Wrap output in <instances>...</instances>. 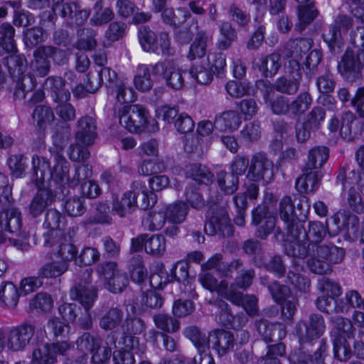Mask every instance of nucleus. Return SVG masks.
Instances as JSON below:
<instances>
[{"label": "nucleus", "mask_w": 364, "mask_h": 364, "mask_svg": "<svg viewBox=\"0 0 364 364\" xmlns=\"http://www.w3.org/2000/svg\"><path fill=\"white\" fill-rule=\"evenodd\" d=\"M9 53L10 55L3 59V63L16 82L14 90V99L23 100L26 94L36 87V78L30 73L25 74L27 62L23 55H16L15 53Z\"/></svg>", "instance_id": "f257e3e1"}, {"label": "nucleus", "mask_w": 364, "mask_h": 364, "mask_svg": "<svg viewBox=\"0 0 364 364\" xmlns=\"http://www.w3.org/2000/svg\"><path fill=\"white\" fill-rule=\"evenodd\" d=\"M117 117L120 124L130 132L159 130L157 122L154 119L150 122L148 111L139 105L123 107L118 110Z\"/></svg>", "instance_id": "f03ea898"}, {"label": "nucleus", "mask_w": 364, "mask_h": 364, "mask_svg": "<svg viewBox=\"0 0 364 364\" xmlns=\"http://www.w3.org/2000/svg\"><path fill=\"white\" fill-rule=\"evenodd\" d=\"M12 193L6 188L4 194L0 196V231L8 232L17 237H26L21 230L22 215L20 210L15 207Z\"/></svg>", "instance_id": "7ed1b4c3"}, {"label": "nucleus", "mask_w": 364, "mask_h": 364, "mask_svg": "<svg viewBox=\"0 0 364 364\" xmlns=\"http://www.w3.org/2000/svg\"><path fill=\"white\" fill-rule=\"evenodd\" d=\"M63 133L57 132L53 136V143L57 146L50 149V154L54 157V166L50 172V178L56 183L63 186L70 183L69 165L62 153V149L66 145L70 138L68 127L63 129Z\"/></svg>", "instance_id": "20e7f679"}, {"label": "nucleus", "mask_w": 364, "mask_h": 364, "mask_svg": "<svg viewBox=\"0 0 364 364\" xmlns=\"http://www.w3.org/2000/svg\"><path fill=\"white\" fill-rule=\"evenodd\" d=\"M97 272L103 277L105 287L112 293L122 292L129 284L126 272L119 269L116 262L101 263L97 266Z\"/></svg>", "instance_id": "39448f33"}, {"label": "nucleus", "mask_w": 364, "mask_h": 364, "mask_svg": "<svg viewBox=\"0 0 364 364\" xmlns=\"http://www.w3.org/2000/svg\"><path fill=\"white\" fill-rule=\"evenodd\" d=\"M92 271L89 269L82 272L80 282L70 290L71 299L78 301L87 312L97 298V289L91 285Z\"/></svg>", "instance_id": "423d86ee"}, {"label": "nucleus", "mask_w": 364, "mask_h": 364, "mask_svg": "<svg viewBox=\"0 0 364 364\" xmlns=\"http://www.w3.org/2000/svg\"><path fill=\"white\" fill-rule=\"evenodd\" d=\"M364 68V51L348 50L338 65V70L343 78L353 82L361 79V70Z\"/></svg>", "instance_id": "0eeeda50"}, {"label": "nucleus", "mask_w": 364, "mask_h": 364, "mask_svg": "<svg viewBox=\"0 0 364 364\" xmlns=\"http://www.w3.org/2000/svg\"><path fill=\"white\" fill-rule=\"evenodd\" d=\"M72 347L68 339L47 343L43 349L36 348L32 353V363L36 364H54L58 356H66Z\"/></svg>", "instance_id": "6e6552de"}, {"label": "nucleus", "mask_w": 364, "mask_h": 364, "mask_svg": "<svg viewBox=\"0 0 364 364\" xmlns=\"http://www.w3.org/2000/svg\"><path fill=\"white\" fill-rule=\"evenodd\" d=\"M326 323L323 317L318 314H311L307 321H300L296 326V333L301 345L318 339L324 333Z\"/></svg>", "instance_id": "1a4fd4ad"}, {"label": "nucleus", "mask_w": 364, "mask_h": 364, "mask_svg": "<svg viewBox=\"0 0 364 364\" xmlns=\"http://www.w3.org/2000/svg\"><path fill=\"white\" fill-rule=\"evenodd\" d=\"M353 21L347 15H338L334 23L329 26L322 34L323 41L328 45L331 52L338 53L343 46L341 31L347 32L353 26Z\"/></svg>", "instance_id": "9d476101"}, {"label": "nucleus", "mask_w": 364, "mask_h": 364, "mask_svg": "<svg viewBox=\"0 0 364 364\" xmlns=\"http://www.w3.org/2000/svg\"><path fill=\"white\" fill-rule=\"evenodd\" d=\"M317 247L314 244H309L307 247H295L291 249V257L299 258H308L307 266L310 271L317 274H326L331 272V267L326 259L317 255Z\"/></svg>", "instance_id": "9b49d317"}, {"label": "nucleus", "mask_w": 364, "mask_h": 364, "mask_svg": "<svg viewBox=\"0 0 364 364\" xmlns=\"http://www.w3.org/2000/svg\"><path fill=\"white\" fill-rule=\"evenodd\" d=\"M273 163L262 153L253 155L249 166L247 178L250 181L269 182L274 176Z\"/></svg>", "instance_id": "f8f14e48"}, {"label": "nucleus", "mask_w": 364, "mask_h": 364, "mask_svg": "<svg viewBox=\"0 0 364 364\" xmlns=\"http://www.w3.org/2000/svg\"><path fill=\"white\" fill-rule=\"evenodd\" d=\"M204 231L210 235L218 234L224 237L233 235V226L225 208L217 207L213 210L209 222L204 225Z\"/></svg>", "instance_id": "ddd939ff"}, {"label": "nucleus", "mask_w": 364, "mask_h": 364, "mask_svg": "<svg viewBox=\"0 0 364 364\" xmlns=\"http://www.w3.org/2000/svg\"><path fill=\"white\" fill-rule=\"evenodd\" d=\"M142 189L141 181H134L131 185V189L126 191L120 199L118 198L113 199L112 212L120 218L126 217L127 215L132 213L137 208L136 193L141 191Z\"/></svg>", "instance_id": "4468645a"}, {"label": "nucleus", "mask_w": 364, "mask_h": 364, "mask_svg": "<svg viewBox=\"0 0 364 364\" xmlns=\"http://www.w3.org/2000/svg\"><path fill=\"white\" fill-rule=\"evenodd\" d=\"M35 333V326L23 323L12 328L6 336V346L13 351L23 350L28 346Z\"/></svg>", "instance_id": "2eb2a0df"}, {"label": "nucleus", "mask_w": 364, "mask_h": 364, "mask_svg": "<svg viewBox=\"0 0 364 364\" xmlns=\"http://www.w3.org/2000/svg\"><path fill=\"white\" fill-rule=\"evenodd\" d=\"M58 14L64 19L67 26L78 27L83 25L87 20L90 11L82 9L75 1H70L63 4Z\"/></svg>", "instance_id": "dca6fc26"}, {"label": "nucleus", "mask_w": 364, "mask_h": 364, "mask_svg": "<svg viewBox=\"0 0 364 364\" xmlns=\"http://www.w3.org/2000/svg\"><path fill=\"white\" fill-rule=\"evenodd\" d=\"M276 217L266 206H258L252 211V223L257 225L256 236L264 239L274 230Z\"/></svg>", "instance_id": "f3484780"}, {"label": "nucleus", "mask_w": 364, "mask_h": 364, "mask_svg": "<svg viewBox=\"0 0 364 364\" xmlns=\"http://www.w3.org/2000/svg\"><path fill=\"white\" fill-rule=\"evenodd\" d=\"M297 208L301 211L299 215L289 196H284L281 199L279 202V215L285 224L299 220V216L306 217V214L310 208L308 200L305 198L300 200V203L297 204Z\"/></svg>", "instance_id": "a211bd4d"}, {"label": "nucleus", "mask_w": 364, "mask_h": 364, "mask_svg": "<svg viewBox=\"0 0 364 364\" xmlns=\"http://www.w3.org/2000/svg\"><path fill=\"white\" fill-rule=\"evenodd\" d=\"M299 220H296L293 223H286L287 237L284 247L285 252L291 256L289 250L294 249L295 247H307V236L306 230L299 222Z\"/></svg>", "instance_id": "6ab92c4d"}, {"label": "nucleus", "mask_w": 364, "mask_h": 364, "mask_svg": "<svg viewBox=\"0 0 364 364\" xmlns=\"http://www.w3.org/2000/svg\"><path fill=\"white\" fill-rule=\"evenodd\" d=\"M38 191L31 200L28 212L32 218L39 217L54 202L55 194L49 188H38Z\"/></svg>", "instance_id": "aec40b11"}, {"label": "nucleus", "mask_w": 364, "mask_h": 364, "mask_svg": "<svg viewBox=\"0 0 364 364\" xmlns=\"http://www.w3.org/2000/svg\"><path fill=\"white\" fill-rule=\"evenodd\" d=\"M65 80L57 76H49L44 82L43 87L55 102H66L70 99V92L65 88Z\"/></svg>", "instance_id": "412c9836"}, {"label": "nucleus", "mask_w": 364, "mask_h": 364, "mask_svg": "<svg viewBox=\"0 0 364 364\" xmlns=\"http://www.w3.org/2000/svg\"><path fill=\"white\" fill-rule=\"evenodd\" d=\"M259 334L266 342H277L285 338L287 331L282 323H269L267 320H261L257 324Z\"/></svg>", "instance_id": "4be33fe9"}, {"label": "nucleus", "mask_w": 364, "mask_h": 364, "mask_svg": "<svg viewBox=\"0 0 364 364\" xmlns=\"http://www.w3.org/2000/svg\"><path fill=\"white\" fill-rule=\"evenodd\" d=\"M331 220L336 225L333 235H336L341 231H345L347 233H355L359 225L358 216L346 210L334 214L331 217Z\"/></svg>", "instance_id": "5701e85b"}, {"label": "nucleus", "mask_w": 364, "mask_h": 364, "mask_svg": "<svg viewBox=\"0 0 364 364\" xmlns=\"http://www.w3.org/2000/svg\"><path fill=\"white\" fill-rule=\"evenodd\" d=\"M96 125L95 119L89 116L81 117L77 121L76 139L83 145H91L96 137Z\"/></svg>", "instance_id": "b1692460"}, {"label": "nucleus", "mask_w": 364, "mask_h": 364, "mask_svg": "<svg viewBox=\"0 0 364 364\" xmlns=\"http://www.w3.org/2000/svg\"><path fill=\"white\" fill-rule=\"evenodd\" d=\"M204 272L198 276V280L201 285L210 292H216L219 296L227 299L231 289H229V284L225 279L218 282V279L210 272Z\"/></svg>", "instance_id": "393cba45"}, {"label": "nucleus", "mask_w": 364, "mask_h": 364, "mask_svg": "<svg viewBox=\"0 0 364 364\" xmlns=\"http://www.w3.org/2000/svg\"><path fill=\"white\" fill-rule=\"evenodd\" d=\"M124 314L122 308L112 306L102 316L100 320V327L105 331H114L122 326Z\"/></svg>", "instance_id": "a878e982"}, {"label": "nucleus", "mask_w": 364, "mask_h": 364, "mask_svg": "<svg viewBox=\"0 0 364 364\" xmlns=\"http://www.w3.org/2000/svg\"><path fill=\"white\" fill-rule=\"evenodd\" d=\"M328 235L331 237H333V232L329 230L328 223H323L321 221L311 220L308 223V229L306 230L307 236V245L309 244H314L316 246L322 245L321 242Z\"/></svg>", "instance_id": "bb28decb"}, {"label": "nucleus", "mask_w": 364, "mask_h": 364, "mask_svg": "<svg viewBox=\"0 0 364 364\" xmlns=\"http://www.w3.org/2000/svg\"><path fill=\"white\" fill-rule=\"evenodd\" d=\"M328 156L329 149L326 146H317L311 148L309 151L304 171H317L327 161Z\"/></svg>", "instance_id": "cd10ccee"}, {"label": "nucleus", "mask_w": 364, "mask_h": 364, "mask_svg": "<svg viewBox=\"0 0 364 364\" xmlns=\"http://www.w3.org/2000/svg\"><path fill=\"white\" fill-rule=\"evenodd\" d=\"M281 66L282 56L278 53H272L259 59L258 69L265 77H274Z\"/></svg>", "instance_id": "c85d7f7f"}, {"label": "nucleus", "mask_w": 364, "mask_h": 364, "mask_svg": "<svg viewBox=\"0 0 364 364\" xmlns=\"http://www.w3.org/2000/svg\"><path fill=\"white\" fill-rule=\"evenodd\" d=\"M183 334L192 342L198 351L209 350L213 331L206 335L196 326H189L184 330Z\"/></svg>", "instance_id": "c756f323"}, {"label": "nucleus", "mask_w": 364, "mask_h": 364, "mask_svg": "<svg viewBox=\"0 0 364 364\" xmlns=\"http://www.w3.org/2000/svg\"><path fill=\"white\" fill-rule=\"evenodd\" d=\"M240 114L234 110L223 112L215 119V128L220 131L236 130L241 124Z\"/></svg>", "instance_id": "7c9ffc66"}, {"label": "nucleus", "mask_w": 364, "mask_h": 364, "mask_svg": "<svg viewBox=\"0 0 364 364\" xmlns=\"http://www.w3.org/2000/svg\"><path fill=\"white\" fill-rule=\"evenodd\" d=\"M234 336L230 331L215 330L213 331V348L220 356L226 354L233 346Z\"/></svg>", "instance_id": "2f4dec72"}, {"label": "nucleus", "mask_w": 364, "mask_h": 364, "mask_svg": "<svg viewBox=\"0 0 364 364\" xmlns=\"http://www.w3.org/2000/svg\"><path fill=\"white\" fill-rule=\"evenodd\" d=\"M227 300L237 306H242L250 316L256 314L257 311V299L254 295L244 296L240 291L232 290Z\"/></svg>", "instance_id": "473e14b6"}, {"label": "nucleus", "mask_w": 364, "mask_h": 364, "mask_svg": "<svg viewBox=\"0 0 364 364\" xmlns=\"http://www.w3.org/2000/svg\"><path fill=\"white\" fill-rule=\"evenodd\" d=\"M32 165L36 185L41 188L44 184L46 176L50 178L51 172L50 162L45 157L34 155L32 158Z\"/></svg>", "instance_id": "72a5a7b5"}, {"label": "nucleus", "mask_w": 364, "mask_h": 364, "mask_svg": "<svg viewBox=\"0 0 364 364\" xmlns=\"http://www.w3.org/2000/svg\"><path fill=\"white\" fill-rule=\"evenodd\" d=\"M161 12L163 21L174 27L181 26L191 16L190 11L184 7H179L176 11L173 8L167 7Z\"/></svg>", "instance_id": "f704fd0d"}, {"label": "nucleus", "mask_w": 364, "mask_h": 364, "mask_svg": "<svg viewBox=\"0 0 364 364\" xmlns=\"http://www.w3.org/2000/svg\"><path fill=\"white\" fill-rule=\"evenodd\" d=\"M316 254L321 258L326 259L328 264H339L345 257L346 251L332 243H325L317 247Z\"/></svg>", "instance_id": "c9c22d12"}, {"label": "nucleus", "mask_w": 364, "mask_h": 364, "mask_svg": "<svg viewBox=\"0 0 364 364\" xmlns=\"http://www.w3.org/2000/svg\"><path fill=\"white\" fill-rule=\"evenodd\" d=\"M138 346V340L132 336L124 338V350H116L113 353L115 364H134L135 360L131 350Z\"/></svg>", "instance_id": "e433bc0d"}, {"label": "nucleus", "mask_w": 364, "mask_h": 364, "mask_svg": "<svg viewBox=\"0 0 364 364\" xmlns=\"http://www.w3.org/2000/svg\"><path fill=\"white\" fill-rule=\"evenodd\" d=\"M318 11L315 8L314 2L301 4L297 6V16L299 23L296 24V29L302 31L307 25L311 23L318 16Z\"/></svg>", "instance_id": "4c0bfd02"}, {"label": "nucleus", "mask_w": 364, "mask_h": 364, "mask_svg": "<svg viewBox=\"0 0 364 364\" xmlns=\"http://www.w3.org/2000/svg\"><path fill=\"white\" fill-rule=\"evenodd\" d=\"M20 294L12 282H5L0 284V302L8 308H15L18 302Z\"/></svg>", "instance_id": "58836bf2"}, {"label": "nucleus", "mask_w": 364, "mask_h": 364, "mask_svg": "<svg viewBox=\"0 0 364 364\" xmlns=\"http://www.w3.org/2000/svg\"><path fill=\"white\" fill-rule=\"evenodd\" d=\"M186 174L199 183L209 184L213 181V174L200 164H192L186 166Z\"/></svg>", "instance_id": "ea45409f"}, {"label": "nucleus", "mask_w": 364, "mask_h": 364, "mask_svg": "<svg viewBox=\"0 0 364 364\" xmlns=\"http://www.w3.org/2000/svg\"><path fill=\"white\" fill-rule=\"evenodd\" d=\"M188 210L187 204L182 200H178L166 208L165 215L171 223L181 224L186 220Z\"/></svg>", "instance_id": "a19ab883"}, {"label": "nucleus", "mask_w": 364, "mask_h": 364, "mask_svg": "<svg viewBox=\"0 0 364 364\" xmlns=\"http://www.w3.org/2000/svg\"><path fill=\"white\" fill-rule=\"evenodd\" d=\"M32 117L35 126L39 131H44L55 118L52 109L46 105L36 106Z\"/></svg>", "instance_id": "79ce46f5"}, {"label": "nucleus", "mask_w": 364, "mask_h": 364, "mask_svg": "<svg viewBox=\"0 0 364 364\" xmlns=\"http://www.w3.org/2000/svg\"><path fill=\"white\" fill-rule=\"evenodd\" d=\"M138 38L142 49L146 52L157 53L159 42L156 33L149 28L141 27L138 32Z\"/></svg>", "instance_id": "37998d69"}, {"label": "nucleus", "mask_w": 364, "mask_h": 364, "mask_svg": "<svg viewBox=\"0 0 364 364\" xmlns=\"http://www.w3.org/2000/svg\"><path fill=\"white\" fill-rule=\"evenodd\" d=\"M301 75H297V77L292 76L288 78L286 76H282L276 80L274 84V88L279 92L287 95H294L300 87Z\"/></svg>", "instance_id": "c03bdc74"}, {"label": "nucleus", "mask_w": 364, "mask_h": 364, "mask_svg": "<svg viewBox=\"0 0 364 364\" xmlns=\"http://www.w3.org/2000/svg\"><path fill=\"white\" fill-rule=\"evenodd\" d=\"M134 85L139 91L146 92L151 89L153 81L151 78L150 68L144 64L139 65L134 77Z\"/></svg>", "instance_id": "a18cd8bd"}, {"label": "nucleus", "mask_w": 364, "mask_h": 364, "mask_svg": "<svg viewBox=\"0 0 364 364\" xmlns=\"http://www.w3.org/2000/svg\"><path fill=\"white\" fill-rule=\"evenodd\" d=\"M208 39L209 37L205 32H198L190 46L187 58L190 60H193L196 58H201L205 56Z\"/></svg>", "instance_id": "49530a36"}, {"label": "nucleus", "mask_w": 364, "mask_h": 364, "mask_svg": "<svg viewBox=\"0 0 364 364\" xmlns=\"http://www.w3.org/2000/svg\"><path fill=\"white\" fill-rule=\"evenodd\" d=\"M94 14L90 19L93 26H102L111 21L114 17V13L109 7H103L102 1H97L94 6Z\"/></svg>", "instance_id": "de8ad7c7"}, {"label": "nucleus", "mask_w": 364, "mask_h": 364, "mask_svg": "<svg viewBox=\"0 0 364 364\" xmlns=\"http://www.w3.org/2000/svg\"><path fill=\"white\" fill-rule=\"evenodd\" d=\"M318 171H309L304 173L296 181V188L301 193H313L318 187Z\"/></svg>", "instance_id": "09e8293b"}, {"label": "nucleus", "mask_w": 364, "mask_h": 364, "mask_svg": "<svg viewBox=\"0 0 364 364\" xmlns=\"http://www.w3.org/2000/svg\"><path fill=\"white\" fill-rule=\"evenodd\" d=\"M77 252V249L71 242L70 237L67 236L63 238L61 243L58 245L53 254L61 259V262H66V264L69 266V262L73 259H76Z\"/></svg>", "instance_id": "8fccbe9b"}, {"label": "nucleus", "mask_w": 364, "mask_h": 364, "mask_svg": "<svg viewBox=\"0 0 364 364\" xmlns=\"http://www.w3.org/2000/svg\"><path fill=\"white\" fill-rule=\"evenodd\" d=\"M68 269L66 262L53 261L43 265L38 271V275L41 278L53 279L60 277Z\"/></svg>", "instance_id": "3c124183"}, {"label": "nucleus", "mask_w": 364, "mask_h": 364, "mask_svg": "<svg viewBox=\"0 0 364 364\" xmlns=\"http://www.w3.org/2000/svg\"><path fill=\"white\" fill-rule=\"evenodd\" d=\"M66 225L65 217L56 209H48L44 217L43 227L47 230H63Z\"/></svg>", "instance_id": "603ef678"}, {"label": "nucleus", "mask_w": 364, "mask_h": 364, "mask_svg": "<svg viewBox=\"0 0 364 364\" xmlns=\"http://www.w3.org/2000/svg\"><path fill=\"white\" fill-rule=\"evenodd\" d=\"M108 94L114 95L117 102L121 105L131 103L136 100L134 90L124 82L115 84L114 87H110Z\"/></svg>", "instance_id": "864d4df0"}, {"label": "nucleus", "mask_w": 364, "mask_h": 364, "mask_svg": "<svg viewBox=\"0 0 364 364\" xmlns=\"http://www.w3.org/2000/svg\"><path fill=\"white\" fill-rule=\"evenodd\" d=\"M218 306L221 308L220 318L223 316L224 324L230 325L233 328H240L247 322V317L245 314L234 316L230 312L228 304L223 301H220Z\"/></svg>", "instance_id": "5fc2aeb1"}, {"label": "nucleus", "mask_w": 364, "mask_h": 364, "mask_svg": "<svg viewBox=\"0 0 364 364\" xmlns=\"http://www.w3.org/2000/svg\"><path fill=\"white\" fill-rule=\"evenodd\" d=\"M333 344L334 357L340 361H346L350 359L352 355V350L347 341L341 334L336 333L332 335Z\"/></svg>", "instance_id": "6e6d98bb"}, {"label": "nucleus", "mask_w": 364, "mask_h": 364, "mask_svg": "<svg viewBox=\"0 0 364 364\" xmlns=\"http://www.w3.org/2000/svg\"><path fill=\"white\" fill-rule=\"evenodd\" d=\"M166 239L161 235H148L145 244L146 253L155 257L162 256L166 251Z\"/></svg>", "instance_id": "4d7b16f0"}, {"label": "nucleus", "mask_w": 364, "mask_h": 364, "mask_svg": "<svg viewBox=\"0 0 364 364\" xmlns=\"http://www.w3.org/2000/svg\"><path fill=\"white\" fill-rule=\"evenodd\" d=\"M312 101V97L309 92H301L290 103V112L294 116L304 114L310 108Z\"/></svg>", "instance_id": "13d9d810"}, {"label": "nucleus", "mask_w": 364, "mask_h": 364, "mask_svg": "<svg viewBox=\"0 0 364 364\" xmlns=\"http://www.w3.org/2000/svg\"><path fill=\"white\" fill-rule=\"evenodd\" d=\"M15 29L9 23L0 25V41L4 44L6 53H16L17 48L14 40Z\"/></svg>", "instance_id": "bf43d9fd"}, {"label": "nucleus", "mask_w": 364, "mask_h": 364, "mask_svg": "<svg viewBox=\"0 0 364 364\" xmlns=\"http://www.w3.org/2000/svg\"><path fill=\"white\" fill-rule=\"evenodd\" d=\"M217 182L225 194H232L237 189L239 180L235 174L220 171L217 175Z\"/></svg>", "instance_id": "052dcab7"}, {"label": "nucleus", "mask_w": 364, "mask_h": 364, "mask_svg": "<svg viewBox=\"0 0 364 364\" xmlns=\"http://www.w3.org/2000/svg\"><path fill=\"white\" fill-rule=\"evenodd\" d=\"M41 49V46H39L34 50L31 68L39 76L44 77L48 73L50 64L46 54L40 52Z\"/></svg>", "instance_id": "680f3d73"}, {"label": "nucleus", "mask_w": 364, "mask_h": 364, "mask_svg": "<svg viewBox=\"0 0 364 364\" xmlns=\"http://www.w3.org/2000/svg\"><path fill=\"white\" fill-rule=\"evenodd\" d=\"M156 326L165 333H175L180 328L178 321L167 314H158L154 316Z\"/></svg>", "instance_id": "e2e57ef3"}, {"label": "nucleus", "mask_w": 364, "mask_h": 364, "mask_svg": "<svg viewBox=\"0 0 364 364\" xmlns=\"http://www.w3.org/2000/svg\"><path fill=\"white\" fill-rule=\"evenodd\" d=\"M240 134L241 139L247 144H252L258 141L262 134L260 123L257 121L247 123Z\"/></svg>", "instance_id": "0e129e2a"}, {"label": "nucleus", "mask_w": 364, "mask_h": 364, "mask_svg": "<svg viewBox=\"0 0 364 364\" xmlns=\"http://www.w3.org/2000/svg\"><path fill=\"white\" fill-rule=\"evenodd\" d=\"M228 14L232 21L241 28H247L250 23V16L235 4H232L228 8Z\"/></svg>", "instance_id": "69168bd1"}, {"label": "nucleus", "mask_w": 364, "mask_h": 364, "mask_svg": "<svg viewBox=\"0 0 364 364\" xmlns=\"http://www.w3.org/2000/svg\"><path fill=\"white\" fill-rule=\"evenodd\" d=\"M52 306V298L50 294L45 292L36 294L29 303L30 309L36 311H48Z\"/></svg>", "instance_id": "338daca9"}, {"label": "nucleus", "mask_w": 364, "mask_h": 364, "mask_svg": "<svg viewBox=\"0 0 364 364\" xmlns=\"http://www.w3.org/2000/svg\"><path fill=\"white\" fill-rule=\"evenodd\" d=\"M265 102L269 105L272 112L275 114H285L290 112L289 100L282 95H277L273 98L269 95L265 97Z\"/></svg>", "instance_id": "774afa93"}]
</instances>
